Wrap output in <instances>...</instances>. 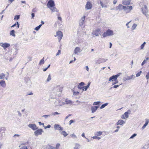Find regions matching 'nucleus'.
<instances>
[{"label":"nucleus","instance_id":"obj_13","mask_svg":"<svg viewBox=\"0 0 149 149\" xmlns=\"http://www.w3.org/2000/svg\"><path fill=\"white\" fill-rule=\"evenodd\" d=\"M54 128L55 130L61 131L63 130V128L58 124H55L54 125Z\"/></svg>","mask_w":149,"mask_h":149},{"label":"nucleus","instance_id":"obj_46","mask_svg":"<svg viewBox=\"0 0 149 149\" xmlns=\"http://www.w3.org/2000/svg\"><path fill=\"white\" fill-rule=\"evenodd\" d=\"M147 79L148 80L149 79V71L147 73V74L146 76Z\"/></svg>","mask_w":149,"mask_h":149},{"label":"nucleus","instance_id":"obj_14","mask_svg":"<svg viewBox=\"0 0 149 149\" xmlns=\"http://www.w3.org/2000/svg\"><path fill=\"white\" fill-rule=\"evenodd\" d=\"M125 10L126 11V13H129L130 11L132 9V6H125Z\"/></svg>","mask_w":149,"mask_h":149},{"label":"nucleus","instance_id":"obj_25","mask_svg":"<svg viewBox=\"0 0 149 149\" xmlns=\"http://www.w3.org/2000/svg\"><path fill=\"white\" fill-rule=\"evenodd\" d=\"M50 10H51L52 12H58V9L55 7H53L50 8Z\"/></svg>","mask_w":149,"mask_h":149},{"label":"nucleus","instance_id":"obj_48","mask_svg":"<svg viewBox=\"0 0 149 149\" xmlns=\"http://www.w3.org/2000/svg\"><path fill=\"white\" fill-rule=\"evenodd\" d=\"M119 85H114L113 87H111V88L110 89H111L112 88H116L117 87H118L119 86Z\"/></svg>","mask_w":149,"mask_h":149},{"label":"nucleus","instance_id":"obj_55","mask_svg":"<svg viewBox=\"0 0 149 149\" xmlns=\"http://www.w3.org/2000/svg\"><path fill=\"white\" fill-rule=\"evenodd\" d=\"M60 146V144L59 143H57L56 145V149H58L59 147Z\"/></svg>","mask_w":149,"mask_h":149},{"label":"nucleus","instance_id":"obj_16","mask_svg":"<svg viewBox=\"0 0 149 149\" xmlns=\"http://www.w3.org/2000/svg\"><path fill=\"white\" fill-rule=\"evenodd\" d=\"M131 0H123L122 3L124 5H129L130 4Z\"/></svg>","mask_w":149,"mask_h":149},{"label":"nucleus","instance_id":"obj_63","mask_svg":"<svg viewBox=\"0 0 149 149\" xmlns=\"http://www.w3.org/2000/svg\"><path fill=\"white\" fill-rule=\"evenodd\" d=\"M81 136L83 137H84V138H86V137L85 136V134H84V133H83L82 134H81Z\"/></svg>","mask_w":149,"mask_h":149},{"label":"nucleus","instance_id":"obj_20","mask_svg":"<svg viewBox=\"0 0 149 149\" xmlns=\"http://www.w3.org/2000/svg\"><path fill=\"white\" fill-rule=\"evenodd\" d=\"M107 60V59H104V58H99L98 60V63H100L103 62H104Z\"/></svg>","mask_w":149,"mask_h":149},{"label":"nucleus","instance_id":"obj_15","mask_svg":"<svg viewBox=\"0 0 149 149\" xmlns=\"http://www.w3.org/2000/svg\"><path fill=\"white\" fill-rule=\"evenodd\" d=\"M125 6H123L122 4H119L118 6L116 7V10H117L119 9L120 10L123 9L125 10Z\"/></svg>","mask_w":149,"mask_h":149},{"label":"nucleus","instance_id":"obj_34","mask_svg":"<svg viewBox=\"0 0 149 149\" xmlns=\"http://www.w3.org/2000/svg\"><path fill=\"white\" fill-rule=\"evenodd\" d=\"M15 31L14 30L10 31V34L13 36H15Z\"/></svg>","mask_w":149,"mask_h":149},{"label":"nucleus","instance_id":"obj_60","mask_svg":"<svg viewBox=\"0 0 149 149\" xmlns=\"http://www.w3.org/2000/svg\"><path fill=\"white\" fill-rule=\"evenodd\" d=\"M74 120H70L69 122H70V125L71 124L73 123H74Z\"/></svg>","mask_w":149,"mask_h":149},{"label":"nucleus","instance_id":"obj_35","mask_svg":"<svg viewBox=\"0 0 149 149\" xmlns=\"http://www.w3.org/2000/svg\"><path fill=\"white\" fill-rule=\"evenodd\" d=\"M5 76V75L3 73L0 74V79H3Z\"/></svg>","mask_w":149,"mask_h":149},{"label":"nucleus","instance_id":"obj_1","mask_svg":"<svg viewBox=\"0 0 149 149\" xmlns=\"http://www.w3.org/2000/svg\"><path fill=\"white\" fill-rule=\"evenodd\" d=\"M113 35V31L110 29L107 30L106 31L104 32L102 34V36L104 37H105L107 36H112Z\"/></svg>","mask_w":149,"mask_h":149},{"label":"nucleus","instance_id":"obj_22","mask_svg":"<svg viewBox=\"0 0 149 149\" xmlns=\"http://www.w3.org/2000/svg\"><path fill=\"white\" fill-rule=\"evenodd\" d=\"M149 122V120L148 119H146V123L145 124L143 125L141 129L142 130H143L146 127V126L148 125Z\"/></svg>","mask_w":149,"mask_h":149},{"label":"nucleus","instance_id":"obj_52","mask_svg":"<svg viewBox=\"0 0 149 149\" xmlns=\"http://www.w3.org/2000/svg\"><path fill=\"white\" fill-rule=\"evenodd\" d=\"M79 86H82L84 85V82H82L79 84Z\"/></svg>","mask_w":149,"mask_h":149},{"label":"nucleus","instance_id":"obj_19","mask_svg":"<svg viewBox=\"0 0 149 149\" xmlns=\"http://www.w3.org/2000/svg\"><path fill=\"white\" fill-rule=\"evenodd\" d=\"M58 104H56V103L57 102H54V104L56 105V106H62V105H64L65 104V103L64 102H61V101H60L59 100H58Z\"/></svg>","mask_w":149,"mask_h":149},{"label":"nucleus","instance_id":"obj_29","mask_svg":"<svg viewBox=\"0 0 149 149\" xmlns=\"http://www.w3.org/2000/svg\"><path fill=\"white\" fill-rule=\"evenodd\" d=\"M72 102L70 100H65V103L66 104H72Z\"/></svg>","mask_w":149,"mask_h":149},{"label":"nucleus","instance_id":"obj_18","mask_svg":"<svg viewBox=\"0 0 149 149\" xmlns=\"http://www.w3.org/2000/svg\"><path fill=\"white\" fill-rule=\"evenodd\" d=\"M81 52L80 48L78 47H76L74 50V53L75 54H77L78 53H80Z\"/></svg>","mask_w":149,"mask_h":149},{"label":"nucleus","instance_id":"obj_53","mask_svg":"<svg viewBox=\"0 0 149 149\" xmlns=\"http://www.w3.org/2000/svg\"><path fill=\"white\" fill-rule=\"evenodd\" d=\"M50 116V115H44L43 116H42L43 117H44L45 118H47L49 116Z\"/></svg>","mask_w":149,"mask_h":149},{"label":"nucleus","instance_id":"obj_62","mask_svg":"<svg viewBox=\"0 0 149 149\" xmlns=\"http://www.w3.org/2000/svg\"><path fill=\"white\" fill-rule=\"evenodd\" d=\"M117 0H114L113 1V4L114 5H115V4H116L117 2Z\"/></svg>","mask_w":149,"mask_h":149},{"label":"nucleus","instance_id":"obj_56","mask_svg":"<svg viewBox=\"0 0 149 149\" xmlns=\"http://www.w3.org/2000/svg\"><path fill=\"white\" fill-rule=\"evenodd\" d=\"M71 136L72 137H73L74 138H77V136H76L74 134L71 135Z\"/></svg>","mask_w":149,"mask_h":149},{"label":"nucleus","instance_id":"obj_38","mask_svg":"<svg viewBox=\"0 0 149 149\" xmlns=\"http://www.w3.org/2000/svg\"><path fill=\"white\" fill-rule=\"evenodd\" d=\"M102 132L99 131L97 132L96 135L97 136H100L102 134Z\"/></svg>","mask_w":149,"mask_h":149},{"label":"nucleus","instance_id":"obj_7","mask_svg":"<svg viewBox=\"0 0 149 149\" xmlns=\"http://www.w3.org/2000/svg\"><path fill=\"white\" fill-rule=\"evenodd\" d=\"M54 5V2L53 0H49L47 3V7L49 8L53 7Z\"/></svg>","mask_w":149,"mask_h":149},{"label":"nucleus","instance_id":"obj_11","mask_svg":"<svg viewBox=\"0 0 149 149\" xmlns=\"http://www.w3.org/2000/svg\"><path fill=\"white\" fill-rule=\"evenodd\" d=\"M28 126L33 130H35L38 129V127L35 124H29L28 125Z\"/></svg>","mask_w":149,"mask_h":149},{"label":"nucleus","instance_id":"obj_42","mask_svg":"<svg viewBox=\"0 0 149 149\" xmlns=\"http://www.w3.org/2000/svg\"><path fill=\"white\" fill-rule=\"evenodd\" d=\"M136 134L134 133L133 134L130 138V139H133L134 137L136 136Z\"/></svg>","mask_w":149,"mask_h":149},{"label":"nucleus","instance_id":"obj_41","mask_svg":"<svg viewBox=\"0 0 149 149\" xmlns=\"http://www.w3.org/2000/svg\"><path fill=\"white\" fill-rule=\"evenodd\" d=\"M59 114H60V113H58V112H55L54 113H51V115H52L55 116L56 115Z\"/></svg>","mask_w":149,"mask_h":149},{"label":"nucleus","instance_id":"obj_26","mask_svg":"<svg viewBox=\"0 0 149 149\" xmlns=\"http://www.w3.org/2000/svg\"><path fill=\"white\" fill-rule=\"evenodd\" d=\"M60 132L61 134L63 135L64 137L68 135V134L67 133L64 131H62L61 132L60 131Z\"/></svg>","mask_w":149,"mask_h":149},{"label":"nucleus","instance_id":"obj_39","mask_svg":"<svg viewBox=\"0 0 149 149\" xmlns=\"http://www.w3.org/2000/svg\"><path fill=\"white\" fill-rule=\"evenodd\" d=\"M146 42H144L142 44L141 46V49H143L145 45L146 44Z\"/></svg>","mask_w":149,"mask_h":149},{"label":"nucleus","instance_id":"obj_57","mask_svg":"<svg viewBox=\"0 0 149 149\" xmlns=\"http://www.w3.org/2000/svg\"><path fill=\"white\" fill-rule=\"evenodd\" d=\"M19 19V15H16L15 16L14 18V19L15 20L16 19L17 20Z\"/></svg>","mask_w":149,"mask_h":149},{"label":"nucleus","instance_id":"obj_8","mask_svg":"<svg viewBox=\"0 0 149 149\" xmlns=\"http://www.w3.org/2000/svg\"><path fill=\"white\" fill-rule=\"evenodd\" d=\"M44 132V131L41 129H39L34 132L35 135L37 136L38 135H41Z\"/></svg>","mask_w":149,"mask_h":149},{"label":"nucleus","instance_id":"obj_61","mask_svg":"<svg viewBox=\"0 0 149 149\" xmlns=\"http://www.w3.org/2000/svg\"><path fill=\"white\" fill-rule=\"evenodd\" d=\"M51 127V125H48L47 126L45 127V128H50Z\"/></svg>","mask_w":149,"mask_h":149},{"label":"nucleus","instance_id":"obj_33","mask_svg":"<svg viewBox=\"0 0 149 149\" xmlns=\"http://www.w3.org/2000/svg\"><path fill=\"white\" fill-rule=\"evenodd\" d=\"M136 26H137V25L135 24H133V25H132V26L131 28L132 30H134L135 29Z\"/></svg>","mask_w":149,"mask_h":149},{"label":"nucleus","instance_id":"obj_6","mask_svg":"<svg viewBox=\"0 0 149 149\" xmlns=\"http://www.w3.org/2000/svg\"><path fill=\"white\" fill-rule=\"evenodd\" d=\"M147 7L146 6H144V7L142 8V11L144 15L147 17L148 15L147 14L148 12Z\"/></svg>","mask_w":149,"mask_h":149},{"label":"nucleus","instance_id":"obj_3","mask_svg":"<svg viewBox=\"0 0 149 149\" xmlns=\"http://www.w3.org/2000/svg\"><path fill=\"white\" fill-rule=\"evenodd\" d=\"M100 4L102 8H106L107 7L108 0H100Z\"/></svg>","mask_w":149,"mask_h":149},{"label":"nucleus","instance_id":"obj_40","mask_svg":"<svg viewBox=\"0 0 149 149\" xmlns=\"http://www.w3.org/2000/svg\"><path fill=\"white\" fill-rule=\"evenodd\" d=\"M79 146V144H76L75 145V146L74 148L73 149H78Z\"/></svg>","mask_w":149,"mask_h":149},{"label":"nucleus","instance_id":"obj_45","mask_svg":"<svg viewBox=\"0 0 149 149\" xmlns=\"http://www.w3.org/2000/svg\"><path fill=\"white\" fill-rule=\"evenodd\" d=\"M141 72H142V71H140L138 73H137V74H136V77H138L141 74Z\"/></svg>","mask_w":149,"mask_h":149},{"label":"nucleus","instance_id":"obj_23","mask_svg":"<svg viewBox=\"0 0 149 149\" xmlns=\"http://www.w3.org/2000/svg\"><path fill=\"white\" fill-rule=\"evenodd\" d=\"M90 84L91 82H89L88 83V85L86 86H83V88H84L82 90L83 91H86L87 90V89L89 87Z\"/></svg>","mask_w":149,"mask_h":149},{"label":"nucleus","instance_id":"obj_47","mask_svg":"<svg viewBox=\"0 0 149 149\" xmlns=\"http://www.w3.org/2000/svg\"><path fill=\"white\" fill-rule=\"evenodd\" d=\"M114 82L112 83V85H114L118 83V81L117 80V79L116 80H115Z\"/></svg>","mask_w":149,"mask_h":149},{"label":"nucleus","instance_id":"obj_36","mask_svg":"<svg viewBox=\"0 0 149 149\" xmlns=\"http://www.w3.org/2000/svg\"><path fill=\"white\" fill-rule=\"evenodd\" d=\"M131 79V78H130V76H127L126 77H125L124 78V80L125 81V80H128Z\"/></svg>","mask_w":149,"mask_h":149},{"label":"nucleus","instance_id":"obj_54","mask_svg":"<svg viewBox=\"0 0 149 149\" xmlns=\"http://www.w3.org/2000/svg\"><path fill=\"white\" fill-rule=\"evenodd\" d=\"M24 111H25V109H22L21 111L23 113V116H24V114H25L26 113V112H24Z\"/></svg>","mask_w":149,"mask_h":149},{"label":"nucleus","instance_id":"obj_12","mask_svg":"<svg viewBox=\"0 0 149 149\" xmlns=\"http://www.w3.org/2000/svg\"><path fill=\"white\" fill-rule=\"evenodd\" d=\"M0 45L3 47L4 49H6L9 47L10 46V45L9 43L2 42L0 43Z\"/></svg>","mask_w":149,"mask_h":149},{"label":"nucleus","instance_id":"obj_32","mask_svg":"<svg viewBox=\"0 0 149 149\" xmlns=\"http://www.w3.org/2000/svg\"><path fill=\"white\" fill-rule=\"evenodd\" d=\"M44 58L42 59L39 63V65H41L43 64L44 63Z\"/></svg>","mask_w":149,"mask_h":149},{"label":"nucleus","instance_id":"obj_28","mask_svg":"<svg viewBox=\"0 0 149 149\" xmlns=\"http://www.w3.org/2000/svg\"><path fill=\"white\" fill-rule=\"evenodd\" d=\"M108 104V103H105L104 104H103L100 107V109H102L104 108L105 107L107 106Z\"/></svg>","mask_w":149,"mask_h":149},{"label":"nucleus","instance_id":"obj_24","mask_svg":"<svg viewBox=\"0 0 149 149\" xmlns=\"http://www.w3.org/2000/svg\"><path fill=\"white\" fill-rule=\"evenodd\" d=\"M0 84L2 87H5L6 84L5 82L3 80H1L0 81Z\"/></svg>","mask_w":149,"mask_h":149},{"label":"nucleus","instance_id":"obj_30","mask_svg":"<svg viewBox=\"0 0 149 149\" xmlns=\"http://www.w3.org/2000/svg\"><path fill=\"white\" fill-rule=\"evenodd\" d=\"M20 147V149H27V147L23 144L22 146H19V148Z\"/></svg>","mask_w":149,"mask_h":149},{"label":"nucleus","instance_id":"obj_50","mask_svg":"<svg viewBox=\"0 0 149 149\" xmlns=\"http://www.w3.org/2000/svg\"><path fill=\"white\" fill-rule=\"evenodd\" d=\"M85 16H84V17H82L80 20V21H84L85 19Z\"/></svg>","mask_w":149,"mask_h":149},{"label":"nucleus","instance_id":"obj_5","mask_svg":"<svg viewBox=\"0 0 149 149\" xmlns=\"http://www.w3.org/2000/svg\"><path fill=\"white\" fill-rule=\"evenodd\" d=\"M25 84L28 86L30 87L32 85V82L29 78H25L24 79Z\"/></svg>","mask_w":149,"mask_h":149},{"label":"nucleus","instance_id":"obj_9","mask_svg":"<svg viewBox=\"0 0 149 149\" xmlns=\"http://www.w3.org/2000/svg\"><path fill=\"white\" fill-rule=\"evenodd\" d=\"M100 29L98 28L93 31L92 33V34L93 35H95L96 36H98L100 34Z\"/></svg>","mask_w":149,"mask_h":149},{"label":"nucleus","instance_id":"obj_58","mask_svg":"<svg viewBox=\"0 0 149 149\" xmlns=\"http://www.w3.org/2000/svg\"><path fill=\"white\" fill-rule=\"evenodd\" d=\"M61 53V51L60 50H58L57 53L56 54V55H58Z\"/></svg>","mask_w":149,"mask_h":149},{"label":"nucleus","instance_id":"obj_21","mask_svg":"<svg viewBox=\"0 0 149 149\" xmlns=\"http://www.w3.org/2000/svg\"><path fill=\"white\" fill-rule=\"evenodd\" d=\"M125 123V122L123 120H120L116 123L117 125H122Z\"/></svg>","mask_w":149,"mask_h":149},{"label":"nucleus","instance_id":"obj_49","mask_svg":"<svg viewBox=\"0 0 149 149\" xmlns=\"http://www.w3.org/2000/svg\"><path fill=\"white\" fill-rule=\"evenodd\" d=\"M79 92H74L73 94L74 95H79Z\"/></svg>","mask_w":149,"mask_h":149},{"label":"nucleus","instance_id":"obj_2","mask_svg":"<svg viewBox=\"0 0 149 149\" xmlns=\"http://www.w3.org/2000/svg\"><path fill=\"white\" fill-rule=\"evenodd\" d=\"M63 35L62 32L60 31H58L56 33V35L54 36L57 37L59 42H60L63 37Z\"/></svg>","mask_w":149,"mask_h":149},{"label":"nucleus","instance_id":"obj_44","mask_svg":"<svg viewBox=\"0 0 149 149\" xmlns=\"http://www.w3.org/2000/svg\"><path fill=\"white\" fill-rule=\"evenodd\" d=\"M93 138L94 139H98V140L100 139L101 137H98L97 136H94L93 137Z\"/></svg>","mask_w":149,"mask_h":149},{"label":"nucleus","instance_id":"obj_64","mask_svg":"<svg viewBox=\"0 0 149 149\" xmlns=\"http://www.w3.org/2000/svg\"><path fill=\"white\" fill-rule=\"evenodd\" d=\"M50 149H55V148L52 146H50Z\"/></svg>","mask_w":149,"mask_h":149},{"label":"nucleus","instance_id":"obj_17","mask_svg":"<svg viewBox=\"0 0 149 149\" xmlns=\"http://www.w3.org/2000/svg\"><path fill=\"white\" fill-rule=\"evenodd\" d=\"M98 108V107L97 106H95L94 107H91V110L92 111V113H94L97 110V108Z\"/></svg>","mask_w":149,"mask_h":149},{"label":"nucleus","instance_id":"obj_4","mask_svg":"<svg viewBox=\"0 0 149 149\" xmlns=\"http://www.w3.org/2000/svg\"><path fill=\"white\" fill-rule=\"evenodd\" d=\"M121 74V73H119L116 75L112 76L109 78V81H113L115 80H116L117 79V78Z\"/></svg>","mask_w":149,"mask_h":149},{"label":"nucleus","instance_id":"obj_51","mask_svg":"<svg viewBox=\"0 0 149 149\" xmlns=\"http://www.w3.org/2000/svg\"><path fill=\"white\" fill-rule=\"evenodd\" d=\"M85 16H84V17H82L80 20V21H84L85 19Z\"/></svg>","mask_w":149,"mask_h":149},{"label":"nucleus","instance_id":"obj_10","mask_svg":"<svg viewBox=\"0 0 149 149\" xmlns=\"http://www.w3.org/2000/svg\"><path fill=\"white\" fill-rule=\"evenodd\" d=\"M92 7V5L89 1H88L85 6V8L86 10L91 9Z\"/></svg>","mask_w":149,"mask_h":149},{"label":"nucleus","instance_id":"obj_31","mask_svg":"<svg viewBox=\"0 0 149 149\" xmlns=\"http://www.w3.org/2000/svg\"><path fill=\"white\" fill-rule=\"evenodd\" d=\"M42 26V24H40L38 26L36 27L35 29L36 31H38L40 29L41 26Z\"/></svg>","mask_w":149,"mask_h":149},{"label":"nucleus","instance_id":"obj_59","mask_svg":"<svg viewBox=\"0 0 149 149\" xmlns=\"http://www.w3.org/2000/svg\"><path fill=\"white\" fill-rule=\"evenodd\" d=\"M131 21L127 22L126 24V25L127 26V28H130V26H128L129 24L131 22Z\"/></svg>","mask_w":149,"mask_h":149},{"label":"nucleus","instance_id":"obj_43","mask_svg":"<svg viewBox=\"0 0 149 149\" xmlns=\"http://www.w3.org/2000/svg\"><path fill=\"white\" fill-rule=\"evenodd\" d=\"M100 103V101H97V102H95L93 104V105H97L99 104Z\"/></svg>","mask_w":149,"mask_h":149},{"label":"nucleus","instance_id":"obj_27","mask_svg":"<svg viewBox=\"0 0 149 149\" xmlns=\"http://www.w3.org/2000/svg\"><path fill=\"white\" fill-rule=\"evenodd\" d=\"M128 111H129L130 112V110H129L125 112L124 113V115L125 116L126 118H127L129 117L128 114L129 113H128Z\"/></svg>","mask_w":149,"mask_h":149},{"label":"nucleus","instance_id":"obj_37","mask_svg":"<svg viewBox=\"0 0 149 149\" xmlns=\"http://www.w3.org/2000/svg\"><path fill=\"white\" fill-rule=\"evenodd\" d=\"M51 76L50 75V74H49L48 77V78H47V82H48L49 81L51 80Z\"/></svg>","mask_w":149,"mask_h":149}]
</instances>
